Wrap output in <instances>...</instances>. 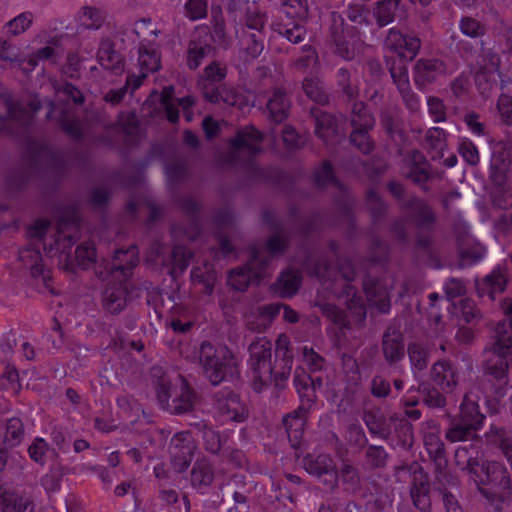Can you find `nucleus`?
I'll list each match as a JSON object with an SVG mask.
<instances>
[{"instance_id":"17","label":"nucleus","mask_w":512,"mask_h":512,"mask_svg":"<svg viewBox=\"0 0 512 512\" xmlns=\"http://www.w3.org/2000/svg\"><path fill=\"white\" fill-rule=\"evenodd\" d=\"M138 250L132 245L127 249L115 251L112 264L107 269L119 282H125L132 276L133 269L138 265Z\"/></svg>"},{"instance_id":"46","label":"nucleus","mask_w":512,"mask_h":512,"mask_svg":"<svg viewBox=\"0 0 512 512\" xmlns=\"http://www.w3.org/2000/svg\"><path fill=\"white\" fill-rule=\"evenodd\" d=\"M139 64L141 70L146 72H156L161 67L160 53L144 44L139 46Z\"/></svg>"},{"instance_id":"42","label":"nucleus","mask_w":512,"mask_h":512,"mask_svg":"<svg viewBox=\"0 0 512 512\" xmlns=\"http://www.w3.org/2000/svg\"><path fill=\"white\" fill-rule=\"evenodd\" d=\"M191 280L193 283L202 284L204 286V293L211 295L217 280L216 271L210 264L194 267L191 270Z\"/></svg>"},{"instance_id":"52","label":"nucleus","mask_w":512,"mask_h":512,"mask_svg":"<svg viewBox=\"0 0 512 512\" xmlns=\"http://www.w3.org/2000/svg\"><path fill=\"white\" fill-rule=\"evenodd\" d=\"M24 435V425L19 418H11L7 421L6 432L4 436V444L6 447L12 448L18 445Z\"/></svg>"},{"instance_id":"1","label":"nucleus","mask_w":512,"mask_h":512,"mask_svg":"<svg viewBox=\"0 0 512 512\" xmlns=\"http://www.w3.org/2000/svg\"><path fill=\"white\" fill-rule=\"evenodd\" d=\"M505 321L497 323L493 342L483 350L482 377L490 392L503 396L509 385V365L512 361V335L505 330Z\"/></svg>"},{"instance_id":"63","label":"nucleus","mask_w":512,"mask_h":512,"mask_svg":"<svg viewBox=\"0 0 512 512\" xmlns=\"http://www.w3.org/2000/svg\"><path fill=\"white\" fill-rule=\"evenodd\" d=\"M340 477L344 484L356 488L361 484V475L359 469L350 461H344L340 469Z\"/></svg>"},{"instance_id":"27","label":"nucleus","mask_w":512,"mask_h":512,"mask_svg":"<svg viewBox=\"0 0 512 512\" xmlns=\"http://www.w3.org/2000/svg\"><path fill=\"white\" fill-rule=\"evenodd\" d=\"M485 459L479 454V452L473 448L472 445L459 446L454 455V462L456 466L466 472L470 478L476 474L480 468V463H483Z\"/></svg>"},{"instance_id":"39","label":"nucleus","mask_w":512,"mask_h":512,"mask_svg":"<svg viewBox=\"0 0 512 512\" xmlns=\"http://www.w3.org/2000/svg\"><path fill=\"white\" fill-rule=\"evenodd\" d=\"M214 48L211 44L200 39H191L186 50V65L190 70H196Z\"/></svg>"},{"instance_id":"32","label":"nucleus","mask_w":512,"mask_h":512,"mask_svg":"<svg viewBox=\"0 0 512 512\" xmlns=\"http://www.w3.org/2000/svg\"><path fill=\"white\" fill-rule=\"evenodd\" d=\"M103 307L111 314L120 313L127 303V289L122 282L115 285H108L103 292Z\"/></svg>"},{"instance_id":"30","label":"nucleus","mask_w":512,"mask_h":512,"mask_svg":"<svg viewBox=\"0 0 512 512\" xmlns=\"http://www.w3.org/2000/svg\"><path fill=\"white\" fill-rule=\"evenodd\" d=\"M218 408L223 415L235 422H243L248 417L247 407L241 403L239 395L228 392L225 397L218 398Z\"/></svg>"},{"instance_id":"25","label":"nucleus","mask_w":512,"mask_h":512,"mask_svg":"<svg viewBox=\"0 0 512 512\" xmlns=\"http://www.w3.org/2000/svg\"><path fill=\"white\" fill-rule=\"evenodd\" d=\"M193 253L183 245H176L171 250L167 259H162V265L168 266V274L173 280H177L188 268Z\"/></svg>"},{"instance_id":"53","label":"nucleus","mask_w":512,"mask_h":512,"mask_svg":"<svg viewBox=\"0 0 512 512\" xmlns=\"http://www.w3.org/2000/svg\"><path fill=\"white\" fill-rule=\"evenodd\" d=\"M459 29L462 34L473 39L483 37L487 32L485 24L470 16L460 19Z\"/></svg>"},{"instance_id":"10","label":"nucleus","mask_w":512,"mask_h":512,"mask_svg":"<svg viewBox=\"0 0 512 512\" xmlns=\"http://www.w3.org/2000/svg\"><path fill=\"white\" fill-rule=\"evenodd\" d=\"M363 422L372 436L389 440L392 434V423L399 422L400 427L410 428V423L398 413L386 416L380 408H371L363 413Z\"/></svg>"},{"instance_id":"19","label":"nucleus","mask_w":512,"mask_h":512,"mask_svg":"<svg viewBox=\"0 0 512 512\" xmlns=\"http://www.w3.org/2000/svg\"><path fill=\"white\" fill-rule=\"evenodd\" d=\"M268 261V257H262L259 251L254 250L247 268H240L231 273L229 282L232 288L237 291H245L249 286L250 279L246 270L252 272L255 276H260L261 272L266 268Z\"/></svg>"},{"instance_id":"58","label":"nucleus","mask_w":512,"mask_h":512,"mask_svg":"<svg viewBox=\"0 0 512 512\" xmlns=\"http://www.w3.org/2000/svg\"><path fill=\"white\" fill-rule=\"evenodd\" d=\"M61 130L72 140L79 141L83 137V131L80 121L75 117H69L62 113L58 119Z\"/></svg>"},{"instance_id":"60","label":"nucleus","mask_w":512,"mask_h":512,"mask_svg":"<svg viewBox=\"0 0 512 512\" xmlns=\"http://www.w3.org/2000/svg\"><path fill=\"white\" fill-rule=\"evenodd\" d=\"M460 310H461L462 319L467 324L476 325L483 318L481 310L477 307L475 302L470 298H465L460 301Z\"/></svg>"},{"instance_id":"15","label":"nucleus","mask_w":512,"mask_h":512,"mask_svg":"<svg viewBox=\"0 0 512 512\" xmlns=\"http://www.w3.org/2000/svg\"><path fill=\"white\" fill-rule=\"evenodd\" d=\"M383 357L389 366L399 363L405 355L404 335L400 329L394 325H389L381 341Z\"/></svg>"},{"instance_id":"6","label":"nucleus","mask_w":512,"mask_h":512,"mask_svg":"<svg viewBox=\"0 0 512 512\" xmlns=\"http://www.w3.org/2000/svg\"><path fill=\"white\" fill-rule=\"evenodd\" d=\"M250 365L253 371V388L256 392L269 385L272 380V343L261 337L249 345Z\"/></svg>"},{"instance_id":"14","label":"nucleus","mask_w":512,"mask_h":512,"mask_svg":"<svg viewBox=\"0 0 512 512\" xmlns=\"http://www.w3.org/2000/svg\"><path fill=\"white\" fill-rule=\"evenodd\" d=\"M385 46L401 58L413 60L421 47V40L416 35L403 34L400 30L391 28L385 38Z\"/></svg>"},{"instance_id":"26","label":"nucleus","mask_w":512,"mask_h":512,"mask_svg":"<svg viewBox=\"0 0 512 512\" xmlns=\"http://www.w3.org/2000/svg\"><path fill=\"white\" fill-rule=\"evenodd\" d=\"M308 410L309 408L307 407L299 406L297 410L287 414L283 418V425L285 427L291 446L294 448L298 447L300 444L306 421L305 416Z\"/></svg>"},{"instance_id":"11","label":"nucleus","mask_w":512,"mask_h":512,"mask_svg":"<svg viewBox=\"0 0 512 512\" xmlns=\"http://www.w3.org/2000/svg\"><path fill=\"white\" fill-rule=\"evenodd\" d=\"M372 16L379 28L401 24L408 18V9L402 0H378L373 4Z\"/></svg>"},{"instance_id":"64","label":"nucleus","mask_w":512,"mask_h":512,"mask_svg":"<svg viewBox=\"0 0 512 512\" xmlns=\"http://www.w3.org/2000/svg\"><path fill=\"white\" fill-rule=\"evenodd\" d=\"M314 181L317 186L324 187L329 183H334L339 186V182L335 179L333 174V167L329 161H324L322 166L314 173Z\"/></svg>"},{"instance_id":"12","label":"nucleus","mask_w":512,"mask_h":512,"mask_svg":"<svg viewBox=\"0 0 512 512\" xmlns=\"http://www.w3.org/2000/svg\"><path fill=\"white\" fill-rule=\"evenodd\" d=\"M401 209L407 211L408 218L418 229L430 231L437 221L433 208L425 200L417 196H411L407 201H403Z\"/></svg>"},{"instance_id":"9","label":"nucleus","mask_w":512,"mask_h":512,"mask_svg":"<svg viewBox=\"0 0 512 512\" xmlns=\"http://www.w3.org/2000/svg\"><path fill=\"white\" fill-rule=\"evenodd\" d=\"M302 464L304 469L310 474L318 478V480L330 492L338 488L339 473L332 457L328 454H307Z\"/></svg>"},{"instance_id":"48","label":"nucleus","mask_w":512,"mask_h":512,"mask_svg":"<svg viewBox=\"0 0 512 512\" xmlns=\"http://www.w3.org/2000/svg\"><path fill=\"white\" fill-rule=\"evenodd\" d=\"M192 425L202 432L205 449L212 454H217L222 447L220 434L209 428L204 421L195 422Z\"/></svg>"},{"instance_id":"59","label":"nucleus","mask_w":512,"mask_h":512,"mask_svg":"<svg viewBox=\"0 0 512 512\" xmlns=\"http://www.w3.org/2000/svg\"><path fill=\"white\" fill-rule=\"evenodd\" d=\"M303 55L297 58L293 67L300 73H305L311 67L318 63V54L311 45H304L302 48Z\"/></svg>"},{"instance_id":"28","label":"nucleus","mask_w":512,"mask_h":512,"mask_svg":"<svg viewBox=\"0 0 512 512\" xmlns=\"http://www.w3.org/2000/svg\"><path fill=\"white\" fill-rule=\"evenodd\" d=\"M365 208L369 214L373 227H377L382 224L389 211V205L373 188H369L365 192Z\"/></svg>"},{"instance_id":"36","label":"nucleus","mask_w":512,"mask_h":512,"mask_svg":"<svg viewBox=\"0 0 512 512\" xmlns=\"http://www.w3.org/2000/svg\"><path fill=\"white\" fill-rule=\"evenodd\" d=\"M151 378L156 390L158 403L163 408L173 395L171 379L161 367H153L151 369Z\"/></svg>"},{"instance_id":"8","label":"nucleus","mask_w":512,"mask_h":512,"mask_svg":"<svg viewBox=\"0 0 512 512\" xmlns=\"http://www.w3.org/2000/svg\"><path fill=\"white\" fill-rule=\"evenodd\" d=\"M358 38L356 27H348L341 14L331 13V24L329 27V39L334 45V53L345 60H351L355 56L353 42Z\"/></svg>"},{"instance_id":"37","label":"nucleus","mask_w":512,"mask_h":512,"mask_svg":"<svg viewBox=\"0 0 512 512\" xmlns=\"http://www.w3.org/2000/svg\"><path fill=\"white\" fill-rule=\"evenodd\" d=\"M1 512H35V506L28 498L20 496L13 491L0 493Z\"/></svg>"},{"instance_id":"13","label":"nucleus","mask_w":512,"mask_h":512,"mask_svg":"<svg viewBox=\"0 0 512 512\" xmlns=\"http://www.w3.org/2000/svg\"><path fill=\"white\" fill-rule=\"evenodd\" d=\"M310 116L313 118L315 134L326 145H335L342 137L337 118L317 107L310 109Z\"/></svg>"},{"instance_id":"45","label":"nucleus","mask_w":512,"mask_h":512,"mask_svg":"<svg viewBox=\"0 0 512 512\" xmlns=\"http://www.w3.org/2000/svg\"><path fill=\"white\" fill-rule=\"evenodd\" d=\"M301 283V277L293 272L287 271L283 272L276 282V289L281 295V297H292L299 290Z\"/></svg>"},{"instance_id":"62","label":"nucleus","mask_w":512,"mask_h":512,"mask_svg":"<svg viewBox=\"0 0 512 512\" xmlns=\"http://www.w3.org/2000/svg\"><path fill=\"white\" fill-rule=\"evenodd\" d=\"M363 290L367 297L368 302H371L377 298L385 297L389 295L388 290L382 285L379 280L366 276L363 280Z\"/></svg>"},{"instance_id":"31","label":"nucleus","mask_w":512,"mask_h":512,"mask_svg":"<svg viewBox=\"0 0 512 512\" xmlns=\"http://www.w3.org/2000/svg\"><path fill=\"white\" fill-rule=\"evenodd\" d=\"M291 101L288 94L282 89H275L267 102L269 118L276 124L282 123L289 116Z\"/></svg>"},{"instance_id":"18","label":"nucleus","mask_w":512,"mask_h":512,"mask_svg":"<svg viewBox=\"0 0 512 512\" xmlns=\"http://www.w3.org/2000/svg\"><path fill=\"white\" fill-rule=\"evenodd\" d=\"M264 139L262 132L254 126H246L236 132V135L230 139L229 144L232 149L231 156L245 150L250 156H254L261 151L260 144Z\"/></svg>"},{"instance_id":"29","label":"nucleus","mask_w":512,"mask_h":512,"mask_svg":"<svg viewBox=\"0 0 512 512\" xmlns=\"http://www.w3.org/2000/svg\"><path fill=\"white\" fill-rule=\"evenodd\" d=\"M114 46V43L109 39L102 41L97 53V60L106 70L120 74L124 70V59L115 50Z\"/></svg>"},{"instance_id":"24","label":"nucleus","mask_w":512,"mask_h":512,"mask_svg":"<svg viewBox=\"0 0 512 512\" xmlns=\"http://www.w3.org/2000/svg\"><path fill=\"white\" fill-rule=\"evenodd\" d=\"M444 70V63L439 59H419L414 67V81L424 87L434 82Z\"/></svg>"},{"instance_id":"5","label":"nucleus","mask_w":512,"mask_h":512,"mask_svg":"<svg viewBox=\"0 0 512 512\" xmlns=\"http://www.w3.org/2000/svg\"><path fill=\"white\" fill-rule=\"evenodd\" d=\"M56 161L55 153L49 146L37 140H29L26 152V167L13 172L9 176V185L14 188L22 187L31 175Z\"/></svg>"},{"instance_id":"40","label":"nucleus","mask_w":512,"mask_h":512,"mask_svg":"<svg viewBox=\"0 0 512 512\" xmlns=\"http://www.w3.org/2000/svg\"><path fill=\"white\" fill-rule=\"evenodd\" d=\"M302 89L305 95L313 102L323 106L329 104L330 95L326 91L324 83L318 77L310 76L304 78Z\"/></svg>"},{"instance_id":"23","label":"nucleus","mask_w":512,"mask_h":512,"mask_svg":"<svg viewBox=\"0 0 512 512\" xmlns=\"http://www.w3.org/2000/svg\"><path fill=\"white\" fill-rule=\"evenodd\" d=\"M506 268L497 266L493 271L486 275L482 282L476 281V291L480 297L488 294L491 300H494L496 293H502L506 289L507 277Z\"/></svg>"},{"instance_id":"35","label":"nucleus","mask_w":512,"mask_h":512,"mask_svg":"<svg viewBox=\"0 0 512 512\" xmlns=\"http://www.w3.org/2000/svg\"><path fill=\"white\" fill-rule=\"evenodd\" d=\"M294 385L301 399V405L310 408L317 400L314 392L312 376L303 369H297L294 376Z\"/></svg>"},{"instance_id":"44","label":"nucleus","mask_w":512,"mask_h":512,"mask_svg":"<svg viewBox=\"0 0 512 512\" xmlns=\"http://www.w3.org/2000/svg\"><path fill=\"white\" fill-rule=\"evenodd\" d=\"M179 205L182 211L192 221V232L188 235L190 239H195L200 233L198 224V214L201 209V204L193 197L185 196L179 199Z\"/></svg>"},{"instance_id":"21","label":"nucleus","mask_w":512,"mask_h":512,"mask_svg":"<svg viewBox=\"0 0 512 512\" xmlns=\"http://www.w3.org/2000/svg\"><path fill=\"white\" fill-rule=\"evenodd\" d=\"M302 20L288 17L286 20L277 19L272 22L271 30L292 44L302 43L307 37V30L300 22Z\"/></svg>"},{"instance_id":"20","label":"nucleus","mask_w":512,"mask_h":512,"mask_svg":"<svg viewBox=\"0 0 512 512\" xmlns=\"http://www.w3.org/2000/svg\"><path fill=\"white\" fill-rule=\"evenodd\" d=\"M197 400L198 397L195 390L184 378H182V385L179 393H176L175 397L172 400H169L167 405L162 409L171 415L176 416L191 413L195 409Z\"/></svg>"},{"instance_id":"47","label":"nucleus","mask_w":512,"mask_h":512,"mask_svg":"<svg viewBox=\"0 0 512 512\" xmlns=\"http://www.w3.org/2000/svg\"><path fill=\"white\" fill-rule=\"evenodd\" d=\"M385 64L398 89H403L410 84L407 67L402 61H397L394 57H386Z\"/></svg>"},{"instance_id":"50","label":"nucleus","mask_w":512,"mask_h":512,"mask_svg":"<svg viewBox=\"0 0 512 512\" xmlns=\"http://www.w3.org/2000/svg\"><path fill=\"white\" fill-rule=\"evenodd\" d=\"M264 34L263 32H244V50L246 54L255 59L259 57L264 50Z\"/></svg>"},{"instance_id":"3","label":"nucleus","mask_w":512,"mask_h":512,"mask_svg":"<svg viewBox=\"0 0 512 512\" xmlns=\"http://www.w3.org/2000/svg\"><path fill=\"white\" fill-rule=\"evenodd\" d=\"M199 363L208 381L217 386L239 375L238 364L232 352L224 345L204 341L199 349Z\"/></svg>"},{"instance_id":"61","label":"nucleus","mask_w":512,"mask_h":512,"mask_svg":"<svg viewBox=\"0 0 512 512\" xmlns=\"http://www.w3.org/2000/svg\"><path fill=\"white\" fill-rule=\"evenodd\" d=\"M458 153L470 166H477L480 161L479 151L468 138H463L458 145Z\"/></svg>"},{"instance_id":"51","label":"nucleus","mask_w":512,"mask_h":512,"mask_svg":"<svg viewBox=\"0 0 512 512\" xmlns=\"http://www.w3.org/2000/svg\"><path fill=\"white\" fill-rule=\"evenodd\" d=\"M281 8L287 17L298 20L307 19L309 14L308 0H281Z\"/></svg>"},{"instance_id":"38","label":"nucleus","mask_w":512,"mask_h":512,"mask_svg":"<svg viewBox=\"0 0 512 512\" xmlns=\"http://www.w3.org/2000/svg\"><path fill=\"white\" fill-rule=\"evenodd\" d=\"M389 457V453L383 446L369 444L364 451L363 468L368 471L384 470Z\"/></svg>"},{"instance_id":"33","label":"nucleus","mask_w":512,"mask_h":512,"mask_svg":"<svg viewBox=\"0 0 512 512\" xmlns=\"http://www.w3.org/2000/svg\"><path fill=\"white\" fill-rule=\"evenodd\" d=\"M337 92L348 102L354 101L359 97L358 81L352 77L351 72L346 68H340L335 74Z\"/></svg>"},{"instance_id":"54","label":"nucleus","mask_w":512,"mask_h":512,"mask_svg":"<svg viewBox=\"0 0 512 512\" xmlns=\"http://www.w3.org/2000/svg\"><path fill=\"white\" fill-rule=\"evenodd\" d=\"M195 449L196 446L191 440L189 433H177L171 440L170 454H174L175 451H178L181 455L193 456Z\"/></svg>"},{"instance_id":"41","label":"nucleus","mask_w":512,"mask_h":512,"mask_svg":"<svg viewBox=\"0 0 512 512\" xmlns=\"http://www.w3.org/2000/svg\"><path fill=\"white\" fill-rule=\"evenodd\" d=\"M425 446L435 468L437 470L446 469L448 460L443 441L437 435L430 433L425 437Z\"/></svg>"},{"instance_id":"57","label":"nucleus","mask_w":512,"mask_h":512,"mask_svg":"<svg viewBox=\"0 0 512 512\" xmlns=\"http://www.w3.org/2000/svg\"><path fill=\"white\" fill-rule=\"evenodd\" d=\"M96 258V249L92 243H82L75 250L74 262L82 269L90 267Z\"/></svg>"},{"instance_id":"2","label":"nucleus","mask_w":512,"mask_h":512,"mask_svg":"<svg viewBox=\"0 0 512 512\" xmlns=\"http://www.w3.org/2000/svg\"><path fill=\"white\" fill-rule=\"evenodd\" d=\"M480 494L501 509L499 504L512 500V482L507 468L499 462L485 460L471 478Z\"/></svg>"},{"instance_id":"16","label":"nucleus","mask_w":512,"mask_h":512,"mask_svg":"<svg viewBox=\"0 0 512 512\" xmlns=\"http://www.w3.org/2000/svg\"><path fill=\"white\" fill-rule=\"evenodd\" d=\"M380 124L391 141L399 148V152L406 146L408 136L404 130V123L396 108L385 107L380 111Z\"/></svg>"},{"instance_id":"56","label":"nucleus","mask_w":512,"mask_h":512,"mask_svg":"<svg viewBox=\"0 0 512 512\" xmlns=\"http://www.w3.org/2000/svg\"><path fill=\"white\" fill-rule=\"evenodd\" d=\"M486 254V248L480 243H475L470 247L463 248L459 251L460 267L476 264Z\"/></svg>"},{"instance_id":"49","label":"nucleus","mask_w":512,"mask_h":512,"mask_svg":"<svg viewBox=\"0 0 512 512\" xmlns=\"http://www.w3.org/2000/svg\"><path fill=\"white\" fill-rule=\"evenodd\" d=\"M373 128H353L349 136V141L363 154H369L374 149V143L371 140L369 132Z\"/></svg>"},{"instance_id":"22","label":"nucleus","mask_w":512,"mask_h":512,"mask_svg":"<svg viewBox=\"0 0 512 512\" xmlns=\"http://www.w3.org/2000/svg\"><path fill=\"white\" fill-rule=\"evenodd\" d=\"M431 378L446 393L452 392L458 384L456 369L448 360H439L433 364Z\"/></svg>"},{"instance_id":"55","label":"nucleus","mask_w":512,"mask_h":512,"mask_svg":"<svg viewBox=\"0 0 512 512\" xmlns=\"http://www.w3.org/2000/svg\"><path fill=\"white\" fill-rule=\"evenodd\" d=\"M409 360L412 366L418 371L424 370L428 366V351L420 343H410L407 348Z\"/></svg>"},{"instance_id":"7","label":"nucleus","mask_w":512,"mask_h":512,"mask_svg":"<svg viewBox=\"0 0 512 512\" xmlns=\"http://www.w3.org/2000/svg\"><path fill=\"white\" fill-rule=\"evenodd\" d=\"M512 165V143L498 141L493 146L489 167V179L501 192L509 189V174Z\"/></svg>"},{"instance_id":"43","label":"nucleus","mask_w":512,"mask_h":512,"mask_svg":"<svg viewBox=\"0 0 512 512\" xmlns=\"http://www.w3.org/2000/svg\"><path fill=\"white\" fill-rule=\"evenodd\" d=\"M350 124L352 128H373L375 126V117L368 110L363 101H352Z\"/></svg>"},{"instance_id":"34","label":"nucleus","mask_w":512,"mask_h":512,"mask_svg":"<svg viewBox=\"0 0 512 512\" xmlns=\"http://www.w3.org/2000/svg\"><path fill=\"white\" fill-rule=\"evenodd\" d=\"M191 485L194 488L202 489L209 487L214 480L215 470L213 464L205 458L198 459L191 470Z\"/></svg>"},{"instance_id":"4","label":"nucleus","mask_w":512,"mask_h":512,"mask_svg":"<svg viewBox=\"0 0 512 512\" xmlns=\"http://www.w3.org/2000/svg\"><path fill=\"white\" fill-rule=\"evenodd\" d=\"M485 415L475 401L465 399L460 406L458 419L454 420L445 433L450 442L468 441L478 438L477 431L483 425Z\"/></svg>"}]
</instances>
